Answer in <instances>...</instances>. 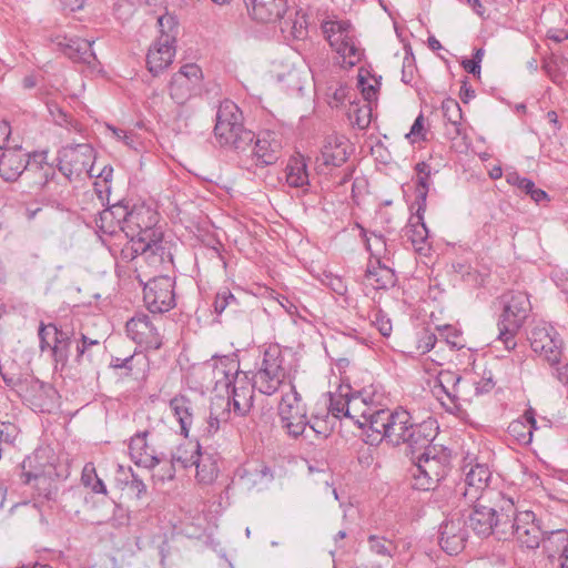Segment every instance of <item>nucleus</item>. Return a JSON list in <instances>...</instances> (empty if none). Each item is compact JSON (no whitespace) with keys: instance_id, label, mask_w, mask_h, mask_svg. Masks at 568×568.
Instances as JSON below:
<instances>
[{"instance_id":"nucleus-1","label":"nucleus","mask_w":568,"mask_h":568,"mask_svg":"<svg viewBox=\"0 0 568 568\" xmlns=\"http://www.w3.org/2000/svg\"><path fill=\"white\" fill-rule=\"evenodd\" d=\"M118 217L121 232L126 237L120 251L122 261L135 258L143 261L154 272L168 270L173 263L172 244L163 239L162 231L156 227L159 216L150 206L134 205L130 211L115 205L101 214V220Z\"/></svg>"},{"instance_id":"nucleus-2","label":"nucleus","mask_w":568,"mask_h":568,"mask_svg":"<svg viewBox=\"0 0 568 568\" xmlns=\"http://www.w3.org/2000/svg\"><path fill=\"white\" fill-rule=\"evenodd\" d=\"M214 135L222 148L239 154L240 166L247 171L273 165L280 158L282 143L278 135L273 131L255 134L246 129L242 111L231 100L222 101L217 108Z\"/></svg>"},{"instance_id":"nucleus-3","label":"nucleus","mask_w":568,"mask_h":568,"mask_svg":"<svg viewBox=\"0 0 568 568\" xmlns=\"http://www.w3.org/2000/svg\"><path fill=\"white\" fill-rule=\"evenodd\" d=\"M516 515V506L511 498L496 493L493 505L476 501L466 515L468 527L480 537L495 536L506 539L510 531V517Z\"/></svg>"},{"instance_id":"nucleus-4","label":"nucleus","mask_w":568,"mask_h":568,"mask_svg":"<svg viewBox=\"0 0 568 568\" xmlns=\"http://www.w3.org/2000/svg\"><path fill=\"white\" fill-rule=\"evenodd\" d=\"M490 478L491 471L487 465L475 464L465 473V478L446 480L444 486L437 489V495L453 507L469 506L487 495L496 497L497 491L488 489Z\"/></svg>"},{"instance_id":"nucleus-5","label":"nucleus","mask_w":568,"mask_h":568,"mask_svg":"<svg viewBox=\"0 0 568 568\" xmlns=\"http://www.w3.org/2000/svg\"><path fill=\"white\" fill-rule=\"evenodd\" d=\"M73 333L58 328L55 324L43 323L39 328L40 348L42 352L45 349L51 351L52 357L55 363L65 365L69 351L73 343H75V357L74 361L80 366H84L92 362V347L99 346L97 339H91L85 335H81L79 339H72Z\"/></svg>"},{"instance_id":"nucleus-6","label":"nucleus","mask_w":568,"mask_h":568,"mask_svg":"<svg viewBox=\"0 0 568 568\" xmlns=\"http://www.w3.org/2000/svg\"><path fill=\"white\" fill-rule=\"evenodd\" d=\"M22 480L32 485L39 496L50 500L57 494L55 479L63 476L58 458L50 447H41L28 456L22 464Z\"/></svg>"},{"instance_id":"nucleus-7","label":"nucleus","mask_w":568,"mask_h":568,"mask_svg":"<svg viewBox=\"0 0 568 568\" xmlns=\"http://www.w3.org/2000/svg\"><path fill=\"white\" fill-rule=\"evenodd\" d=\"M288 383H292V379L285 365V357L277 345H270L264 351L252 384L260 393L271 396L277 390H288Z\"/></svg>"},{"instance_id":"nucleus-8","label":"nucleus","mask_w":568,"mask_h":568,"mask_svg":"<svg viewBox=\"0 0 568 568\" xmlns=\"http://www.w3.org/2000/svg\"><path fill=\"white\" fill-rule=\"evenodd\" d=\"M500 304L503 313L498 322V338L510 349L516 346L515 335L528 318L531 303L524 292H508L500 297Z\"/></svg>"},{"instance_id":"nucleus-9","label":"nucleus","mask_w":568,"mask_h":568,"mask_svg":"<svg viewBox=\"0 0 568 568\" xmlns=\"http://www.w3.org/2000/svg\"><path fill=\"white\" fill-rule=\"evenodd\" d=\"M415 458L416 462L410 469L413 487L418 490L435 489V495L439 497L437 489L440 488V486H437V484L442 479H445L447 473L448 460L446 454L443 449L434 446L422 452ZM444 485H442V487Z\"/></svg>"},{"instance_id":"nucleus-10","label":"nucleus","mask_w":568,"mask_h":568,"mask_svg":"<svg viewBox=\"0 0 568 568\" xmlns=\"http://www.w3.org/2000/svg\"><path fill=\"white\" fill-rule=\"evenodd\" d=\"M322 31L329 45L342 58V65L352 68L363 57L352 24L345 20L328 19L322 22Z\"/></svg>"},{"instance_id":"nucleus-11","label":"nucleus","mask_w":568,"mask_h":568,"mask_svg":"<svg viewBox=\"0 0 568 568\" xmlns=\"http://www.w3.org/2000/svg\"><path fill=\"white\" fill-rule=\"evenodd\" d=\"M413 423L414 419L407 410H390L384 406L381 414H377L376 419L373 420V432L367 435V443L375 445L385 440L393 446L402 445Z\"/></svg>"},{"instance_id":"nucleus-12","label":"nucleus","mask_w":568,"mask_h":568,"mask_svg":"<svg viewBox=\"0 0 568 568\" xmlns=\"http://www.w3.org/2000/svg\"><path fill=\"white\" fill-rule=\"evenodd\" d=\"M165 440L155 427L134 434L129 442V454L132 462L140 467L153 469L166 460Z\"/></svg>"},{"instance_id":"nucleus-13","label":"nucleus","mask_w":568,"mask_h":568,"mask_svg":"<svg viewBox=\"0 0 568 568\" xmlns=\"http://www.w3.org/2000/svg\"><path fill=\"white\" fill-rule=\"evenodd\" d=\"M278 416L282 427L292 437H310L306 433L307 409L301 394L293 383H288V390L282 393L278 404Z\"/></svg>"},{"instance_id":"nucleus-14","label":"nucleus","mask_w":568,"mask_h":568,"mask_svg":"<svg viewBox=\"0 0 568 568\" xmlns=\"http://www.w3.org/2000/svg\"><path fill=\"white\" fill-rule=\"evenodd\" d=\"M384 395L372 388H365L356 395H352L346 406V417L353 420L359 428H368L373 432V420L384 408Z\"/></svg>"},{"instance_id":"nucleus-15","label":"nucleus","mask_w":568,"mask_h":568,"mask_svg":"<svg viewBox=\"0 0 568 568\" xmlns=\"http://www.w3.org/2000/svg\"><path fill=\"white\" fill-rule=\"evenodd\" d=\"M94 159V150L88 143L65 145L59 151V170L69 180L84 173L92 178Z\"/></svg>"},{"instance_id":"nucleus-16","label":"nucleus","mask_w":568,"mask_h":568,"mask_svg":"<svg viewBox=\"0 0 568 568\" xmlns=\"http://www.w3.org/2000/svg\"><path fill=\"white\" fill-rule=\"evenodd\" d=\"M468 536V524L463 510H454L439 526V546L450 556L465 548Z\"/></svg>"},{"instance_id":"nucleus-17","label":"nucleus","mask_w":568,"mask_h":568,"mask_svg":"<svg viewBox=\"0 0 568 568\" xmlns=\"http://www.w3.org/2000/svg\"><path fill=\"white\" fill-rule=\"evenodd\" d=\"M531 349L550 365H557L562 355V339L548 323L536 324L528 337Z\"/></svg>"},{"instance_id":"nucleus-18","label":"nucleus","mask_w":568,"mask_h":568,"mask_svg":"<svg viewBox=\"0 0 568 568\" xmlns=\"http://www.w3.org/2000/svg\"><path fill=\"white\" fill-rule=\"evenodd\" d=\"M174 281L172 277L155 276L145 283L143 300L151 313H164L175 305Z\"/></svg>"},{"instance_id":"nucleus-19","label":"nucleus","mask_w":568,"mask_h":568,"mask_svg":"<svg viewBox=\"0 0 568 568\" xmlns=\"http://www.w3.org/2000/svg\"><path fill=\"white\" fill-rule=\"evenodd\" d=\"M203 74L195 63H187L172 75L170 82V95L175 103L182 105L196 94L201 89Z\"/></svg>"},{"instance_id":"nucleus-20","label":"nucleus","mask_w":568,"mask_h":568,"mask_svg":"<svg viewBox=\"0 0 568 568\" xmlns=\"http://www.w3.org/2000/svg\"><path fill=\"white\" fill-rule=\"evenodd\" d=\"M509 536H515L521 546L528 549H536L541 542L544 530L536 516L530 510L518 511L510 517Z\"/></svg>"},{"instance_id":"nucleus-21","label":"nucleus","mask_w":568,"mask_h":568,"mask_svg":"<svg viewBox=\"0 0 568 568\" xmlns=\"http://www.w3.org/2000/svg\"><path fill=\"white\" fill-rule=\"evenodd\" d=\"M126 334L138 345L146 349H158L162 345L158 327L145 314H139L128 321Z\"/></svg>"},{"instance_id":"nucleus-22","label":"nucleus","mask_w":568,"mask_h":568,"mask_svg":"<svg viewBox=\"0 0 568 568\" xmlns=\"http://www.w3.org/2000/svg\"><path fill=\"white\" fill-rule=\"evenodd\" d=\"M348 140L343 135H329L316 158V169L323 172L328 166H341L348 159Z\"/></svg>"},{"instance_id":"nucleus-23","label":"nucleus","mask_w":568,"mask_h":568,"mask_svg":"<svg viewBox=\"0 0 568 568\" xmlns=\"http://www.w3.org/2000/svg\"><path fill=\"white\" fill-rule=\"evenodd\" d=\"M230 388L227 406L232 407L236 415L246 416L253 407L254 389L256 388L244 374H236Z\"/></svg>"},{"instance_id":"nucleus-24","label":"nucleus","mask_w":568,"mask_h":568,"mask_svg":"<svg viewBox=\"0 0 568 568\" xmlns=\"http://www.w3.org/2000/svg\"><path fill=\"white\" fill-rule=\"evenodd\" d=\"M168 39V37L158 38L148 51L146 65L153 75L163 72L173 62L175 57V43L172 42V38Z\"/></svg>"},{"instance_id":"nucleus-25","label":"nucleus","mask_w":568,"mask_h":568,"mask_svg":"<svg viewBox=\"0 0 568 568\" xmlns=\"http://www.w3.org/2000/svg\"><path fill=\"white\" fill-rule=\"evenodd\" d=\"M435 438L434 423L425 420L423 423H413L409 432H407L404 443L413 455L420 454L428 448L434 447L433 440Z\"/></svg>"},{"instance_id":"nucleus-26","label":"nucleus","mask_w":568,"mask_h":568,"mask_svg":"<svg viewBox=\"0 0 568 568\" xmlns=\"http://www.w3.org/2000/svg\"><path fill=\"white\" fill-rule=\"evenodd\" d=\"M281 20V31L285 37L304 40L308 34L307 13L303 8H286Z\"/></svg>"},{"instance_id":"nucleus-27","label":"nucleus","mask_w":568,"mask_h":568,"mask_svg":"<svg viewBox=\"0 0 568 568\" xmlns=\"http://www.w3.org/2000/svg\"><path fill=\"white\" fill-rule=\"evenodd\" d=\"M248 12L257 22H275L286 12L287 0H250Z\"/></svg>"},{"instance_id":"nucleus-28","label":"nucleus","mask_w":568,"mask_h":568,"mask_svg":"<svg viewBox=\"0 0 568 568\" xmlns=\"http://www.w3.org/2000/svg\"><path fill=\"white\" fill-rule=\"evenodd\" d=\"M424 212L425 211H417L416 215L409 219L405 227V237L417 253L426 255L430 248V244L428 241V229L424 222Z\"/></svg>"},{"instance_id":"nucleus-29","label":"nucleus","mask_w":568,"mask_h":568,"mask_svg":"<svg viewBox=\"0 0 568 568\" xmlns=\"http://www.w3.org/2000/svg\"><path fill=\"white\" fill-rule=\"evenodd\" d=\"M201 453V447L197 443H183L179 445L170 455V466L165 475L159 477L160 480L173 479L175 467L187 468L194 465L196 457Z\"/></svg>"},{"instance_id":"nucleus-30","label":"nucleus","mask_w":568,"mask_h":568,"mask_svg":"<svg viewBox=\"0 0 568 568\" xmlns=\"http://www.w3.org/2000/svg\"><path fill=\"white\" fill-rule=\"evenodd\" d=\"M536 413L532 408H528L517 419L508 425V434L520 445H528L532 440L536 427Z\"/></svg>"},{"instance_id":"nucleus-31","label":"nucleus","mask_w":568,"mask_h":568,"mask_svg":"<svg viewBox=\"0 0 568 568\" xmlns=\"http://www.w3.org/2000/svg\"><path fill=\"white\" fill-rule=\"evenodd\" d=\"M396 277L394 271L377 260L375 263L367 265L364 283L374 290H387L395 285Z\"/></svg>"},{"instance_id":"nucleus-32","label":"nucleus","mask_w":568,"mask_h":568,"mask_svg":"<svg viewBox=\"0 0 568 568\" xmlns=\"http://www.w3.org/2000/svg\"><path fill=\"white\" fill-rule=\"evenodd\" d=\"M27 168V154L20 150L7 151L0 160V175L8 182L18 180Z\"/></svg>"},{"instance_id":"nucleus-33","label":"nucleus","mask_w":568,"mask_h":568,"mask_svg":"<svg viewBox=\"0 0 568 568\" xmlns=\"http://www.w3.org/2000/svg\"><path fill=\"white\" fill-rule=\"evenodd\" d=\"M207 362L211 365V368L214 369L212 375L214 381L213 387L223 385L229 389L233 384L236 374H241L239 371V364L234 359L226 356L212 358Z\"/></svg>"},{"instance_id":"nucleus-34","label":"nucleus","mask_w":568,"mask_h":568,"mask_svg":"<svg viewBox=\"0 0 568 568\" xmlns=\"http://www.w3.org/2000/svg\"><path fill=\"white\" fill-rule=\"evenodd\" d=\"M169 406L172 415L180 425L181 435L187 437L193 424L192 402L184 395H176L170 400Z\"/></svg>"},{"instance_id":"nucleus-35","label":"nucleus","mask_w":568,"mask_h":568,"mask_svg":"<svg viewBox=\"0 0 568 568\" xmlns=\"http://www.w3.org/2000/svg\"><path fill=\"white\" fill-rule=\"evenodd\" d=\"M285 173L288 186L306 190L310 184V179L306 162L302 156L290 159Z\"/></svg>"},{"instance_id":"nucleus-36","label":"nucleus","mask_w":568,"mask_h":568,"mask_svg":"<svg viewBox=\"0 0 568 568\" xmlns=\"http://www.w3.org/2000/svg\"><path fill=\"white\" fill-rule=\"evenodd\" d=\"M235 477L242 481L246 489H252L264 478L271 479L272 475L270 468L264 465L247 464L236 469Z\"/></svg>"},{"instance_id":"nucleus-37","label":"nucleus","mask_w":568,"mask_h":568,"mask_svg":"<svg viewBox=\"0 0 568 568\" xmlns=\"http://www.w3.org/2000/svg\"><path fill=\"white\" fill-rule=\"evenodd\" d=\"M443 115L446 121L450 124V128L447 129V134L450 139H456L463 133V124H462V109L457 101L453 99H447L442 104Z\"/></svg>"},{"instance_id":"nucleus-38","label":"nucleus","mask_w":568,"mask_h":568,"mask_svg":"<svg viewBox=\"0 0 568 568\" xmlns=\"http://www.w3.org/2000/svg\"><path fill=\"white\" fill-rule=\"evenodd\" d=\"M416 171V205H418V212L425 211L427 193L429 189V178L432 175V168L426 162H419L415 166Z\"/></svg>"},{"instance_id":"nucleus-39","label":"nucleus","mask_w":568,"mask_h":568,"mask_svg":"<svg viewBox=\"0 0 568 568\" xmlns=\"http://www.w3.org/2000/svg\"><path fill=\"white\" fill-rule=\"evenodd\" d=\"M196 479L202 484H211L217 477L219 468L216 459L211 454H203L202 452L195 459Z\"/></svg>"},{"instance_id":"nucleus-40","label":"nucleus","mask_w":568,"mask_h":568,"mask_svg":"<svg viewBox=\"0 0 568 568\" xmlns=\"http://www.w3.org/2000/svg\"><path fill=\"white\" fill-rule=\"evenodd\" d=\"M213 373L214 369L211 368L209 362H204L199 365H193L189 373V382L192 384V387L199 389L201 392L207 390L213 387Z\"/></svg>"},{"instance_id":"nucleus-41","label":"nucleus","mask_w":568,"mask_h":568,"mask_svg":"<svg viewBox=\"0 0 568 568\" xmlns=\"http://www.w3.org/2000/svg\"><path fill=\"white\" fill-rule=\"evenodd\" d=\"M541 542L548 558H552L556 554H561L568 545V532L565 529L544 530Z\"/></svg>"},{"instance_id":"nucleus-42","label":"nucleus","mask_w":568,"mask_h":568,"mask_svg":"<svg viewBox=\"0 0 568 568\" xmlns=\"http://www.w3.org/2000/svg\"><path fill=\"white\" fill-rule=\"evenodd\" d=\"M82 485L90 489L93 494L106 495L108 489L104 481L98 476L93 463H87L81 474Z\"/></svg>"},{"instance_id":"nucleus-43","label":"nucleus","mask_w":568,"mask_h":568,"mask_svg":"<svg viewBox=\"0 0 568 568\" xmlns=\"http://www.w3.org/2000/svg\"><path fill=\"white\" fill-rule=\"evenodd\" d=\"M477 394L476 378L467 374L462 376L456 388L453 389V403L470 402Z\"/></svg>"},{"instance_id":"nucleus-44","label":"nucleus","mask_w":568,"mask_h":568,"mask_svg":"<svg viewBox=\"0 0 568 568\" xmlns=\"http://www.w3.org/2000/svg\"><path fill=\"white\" fill-rule=\"evenodd\" d=\"M348 118L358 129L364 130L371 124L372 106L369 104H352L348 111Z\"/></svg>"},{"instance_id":"nucleus-45","label":"nucleus","mask_w":568,"mask_h":568,"mask_svg":"<svg viewBox=\"0 0 568 568\" xmlns=\"http://www.w3.org/2000/svg\"><path fill=\"white\" fill-rule=\"evenodd\" d=\"M361 230L367 251H369L373 256L378 258L382 252L385 251L386 243L384 236L375 232H368L363 227H361Z\"/></svg>"},{"instance_id":"nucleus-46","label":"nucleus","mask_w":568,"mask_h":568,"mask_svg":"<svg viewBox=\"0 0 568 568\" xmlns=\"http://www.w3.org/2000/svg\"><path fill=\"white\" fill-rule=\"evenodd\" d=\"M158 24L160 28V37L159 38H172V42H176V37L179 33V23L174 16L165 13L158 19Z\"/></svg>"},{"instance_id":"nucleus-47","label":"nucleus","mask_w":568,"mask_h":568,"mask_svg":"<svg viewBox=\"0 0 568 568\" xmlns=\"http://www.w3.org/2000/svg\"><path fill=\"white\" fill-rule=\"evenodd\" d=\"M463 375L456 372L443 371L438 375V383L446 396L453 400V389L456 388Z\"/></svg>"},{"instance_id":"nucleus-48","label":"nucleus","mask_w":568,"mask_h":568,"mask_svg":"<svg viewBox=\"0 0 568 568\" xmlns=\"http://www.w3.org/2000/svg\"><path fill=\"white\" fill-rule=\"evenodd\" d=\"M368 545L369 549L378 556L390 557L393 555V542L384 537L372 535L368 537Z\"/></svg>"},{"instance_id":"nucleus-49","label":"nucleus","mask_w":568,"mask_h":568,"mask_svg":"<svg viewBox=\"0 0 568 568\" xmlns=\"http://www.w3.org/2000/svg\"><path fill=\"white\" fill-rule=\"evenodd\" d=\"M106 129L111 131L114 139L122 142L130 149L138 150L139 145L141 144L138 135L132 131L128 132L110 124L106 125Z\"/></svg>"},{"instance_id":"nucleus-50","label":"nucleus","mask_w":568,"mask_h":568,"mask_svg":"<svg viewBox=\"0 0 568 568\" xmlns=\"http://www.w3.org/2000/svg\"><path fill=\"white\" fill-rule=\"evenodd\" d=\"M358 87L362 91L363 98L367 102L366 104L371 105V102L377 99V91L379 87L378 81L374 79V83H369L361 72L358 74Z\"/></svg>"},{"instance_id":"nucleus-51","label":"nucleus","mask_w":568,"mask_h":568,"mask_svg":"<svg viewBox=\"0 0 568 568\" xmlns=\"http://www.w3.org/2000/svg\"><path fill=\"white\" fill-rule=\"evenodd\" d=\"M229 412L222 410L221 414L215 412V404L211 408L210 416L207 418V425L205 432L209 436L214 435L221 427L222 423H225L229 417Z\"/></svg>"},{"instance_id":"nucleus-52","label":"nucleus","mask_w":568,"mask_h":568,"mask_svg":"<svg viewBox=\"0 0 568 568\" xmlns=\"http://www.w3.org/2000/svg\"><path fill=\"white\" fill-rule=\"evenodd\" d=\"M75 55L71 59L74 61L90 62V58L93 55L92 52V42L87 39L77 38L74 40Z\"/></svg>"},{"instance_id":"nucleus-53","label":"nucleus","mask_w":568,"mask_h":568,"mask_svg":"<svg viewBox=\"0 0 568 568\" xmlns=\"http://www.w3.org/2000/svg\"><path fill=\"white\" fill-rule=\"evenodd\" d=\"M348 394H345V395H331V398H329V405H328V410L329 413L337 417V418H341V417H346V406H345V403L348 402Z\"/></svg>"},{"instance_id":"nucleus-54","label":"nucleus","mask_w":568,"mask_h":568,"mask_svg":"<svg viewBox=\"0 0 568 568\" xmlns=\"http://www.w3.org/2000/svg\"><path fill=\"white\" fill-rule=\"evenodd\" d=\"M232 304H236L235 296L229 290H223L216 294L213 306L216 314H222Z\"/></svg>"},{"instance_id":"nucleus-55","label":"nucleus","mask_w":568,"mask_h":568,"mask_svg":"<svg viewBox=\"0 0 568 568\" xmlns=\"http://www.w3.org/2000/svg\"><path fill=\"white\" fill-rule=\"evenodd\" d=\"M506 181L510 185L518 187L524 193L531 190V187L534 186V182L530 179L523 178L517 172H508L506 174Z\"/></svg>"},{"instance_id":"nucleus-56","label":"nucleus","mask_w":568,"mask_h":568,"mask_svg":"<svg viewBox=\"0 0 568 568\" xmlns=\"http://www.w3.org/2000/svg\"><path fill=\"white\" fill-rule=\"evenodd\" d=\"M440 335L445 338L446 343L450 345L452 348H462L464 347V344L460 339V333L452 327V326H445L440 329Z\"/></svg>"},{"instance_id":"nucleus-57","label":"nucleus","mask_w":568,"mask_h":568,"mask_svg":"<svg viewBox=\"0 0 568 568\" xmlns=\"http://www.w3.org/2000/svg\"><path fill=\"white\" fill-rule=\"evenodd\" d=\"M373 324L376 326V328L379 331V333L385 337L389 336L393 331L390 320L388 317H386V315L383 314L381 311H377L374 314Z\"/></svg>"},{"instance_id":"nucleus-58","label":"nucleus","mask_w":568,"mask_h":568,"mask_svg":"<svg viewBox=\"0 0 568 568\" xmlns=\"http://www.w3.org/2000/svg\"><path fill=\"white\" fill-rule=\"evenodd\" d=\"M348 94H349V88L347 85L341 84L333 92V95L329 100V105L332 108H338L341 104H343L345 102V100L348 98Z\"/></svg>"},{"instance_id":"nucleus-59","label":"nucleus","mask_w":568,"mask_h":568,"mask_svg":"<svg viewBox=\"0 0 568 568\" xmlns=\"http://www.w3.org/2000/svg\"><path fill=\"white\" fill-rule=\"evenodd\" d=\"M77 38H67V37H57L55 41L57 44L62 49L63 53L69 57L70 59L75 55V48L77 44H74V40Z\"/></svg>"},{"instance_id":"nucleus-60","label":"nucleus","mask_w":568,"mask_h":568,"mask_svg":"<svg viewBox=\"0 0 568 568\" xmlns=\"http://www.w3.org/2000/svg\"><path fill=\"white\" fill-rule=\"evenodd\" d=\"M11 126L7 121H0V149L16 148L10 144Z\"/></svg>"},{"instance_id":"nucleus-61","label":"nucleus","mask_w":568,"mask_h":568,"mask_svg":"<svg viewBox=\"0 0 568 568\" xmlns=\"http://www.w3.org/2000/svg\"><path fill=\"white\" fill-rule=\"evenodd\" d=\"M26 154H27L28 166H36L37 169H41L43 163L47 162L48 153L45 151L26 153Z\"/></svg>"},{"instance_id":"nucleus-62","label":"nucleus","mask_w":568,"mask_h":568,"mask_svg":"<svg viewBox=\"0 0 568 568\" xmlns=\"http://www.w3.org/2000/svg\"><path fill=\"white\" fill-rule=\"evenodd\" d=\"M437 342V337L433 333H426L418 342V349L422 351V353H427L432 351Z\"/></svg>"},{"instance_id":"nucleus-63","label":"nucleus","mask_w":568,"mask_h":568,"mask_svg":"<svg viewBox=\"0 0 568 568\" xmlns=\"http://www.w3.org/2000/svg\"><path fill=\"white\" fill-rule=\"evenodd\" d=\"M477 394L483 395L489 393L495 387V382L493 381L491 373L489 376H484L480 381L476 379Z\"/></svg>"},{"instance_id":"nucleus-64","label":"nucleus","mask_w":568,"mask_h":568,"mask_svg":"<svg viewBox=\"0 0 568 568\" xmlns=\"http://www.w3.org/2000/svg\"><path fill=\"white\" fill-rule=\"evenodd\" d=\"M130 487L132 490H134L136 493V496L140 498L143 494H145L146 491V486L145 484L143 483L142 479H140L138 476H135L134 474H132V480H131V484H130Z\"/></svg>"}]
</instances>
